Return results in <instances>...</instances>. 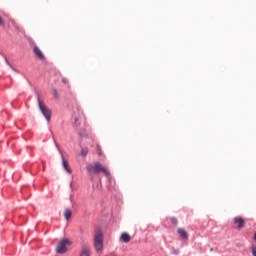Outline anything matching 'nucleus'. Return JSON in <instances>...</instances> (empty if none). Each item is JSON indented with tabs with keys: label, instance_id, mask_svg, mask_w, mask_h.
Returning a JSON list of instances; mask_svg holds the SVG:
<instances>
[{
	"label": "nucleus",
	"instance_id": "obj_1",
	"mask_svg": "<svg viewBox=\"0 0 256 256\" xmlns=\"http://www.w3.org/2000/svg\"><path fill=\"white\" fill-rule=\"evenodd\" d=\"M86 169L90 175H99V173H104L106 177H109V175H111L107 167L103 166L99 162L94 163V165H88Z\"/></svg>",
	"mask_w": 256,
	"mask_h": 256
},
{
	"label": "nucleus",
	"instance_id": "obj_2",
	"mask_svg": "<svg viewBox=\"0 0 256 256\" xmlns=\"http://www.w3.org/2000/svg\"><path fill=\"white\" fill-rule=\"evenodd\" d=\"M94 248L97 253H103V230L98 229L95 231Z\"/></svg>",
	"mask_w": 256,
	"mask_h": 256
},
{
	"label": "nucleus",
	"instance_id": "obj_3",
	"mask_svg": "<svg viewBox=\"0 0 256 256\" xmlns=\"http://www.w3.org/2000/svg\"><path fill=\"white\" fill-rule=\"evenodd\" d=\"M69 245H71V240H60L56 248L57 253H59V255H64V253H67V251H69Z\"/></svg>",
	"mask_w": 256,
	"mask_h": 256
},
{
	"label": "nucleus",
	"instance_id": "obj_4",
	"mask_svg": "<svg viewBox=\"0 0 256 256\" xmlns=\"http://www.w3.org/2000/svg\"><path fill=\"white\" fill-rule=\"evenodd\" d=\"M38 107L41 111V113L44 115L45 119L49 122L51 121V111L47 106L45 105V102L41 100V98H38Z\"/></svg>",
	"mask_w": 256,
	"mask_h": 256
},
{
	"label": "nucleus",
	"instance_id": "obj_5",
	"mask_svg": "<svg viewBox=\"0 0 256 256\" xmlns=\"http://www.w3.org/2000/svg\"><path fill=\"white\" fill-rule=\"evenodd\" d=\"M233 225H236L237 229L241 230L245 227V219L241 216H237L232 220Z\"/></svg>",
	"mask_w": 256,
	"mask_h": 256
},
{
	"label": "nucleus",
	"instance_id": "obj_6",
	"mask_svg": "<svg viewBox=\"0 0 256 256\" xmlns=\"http://www.w3.org/2000/svg\"><path fill=\"white\" fill-rule=\"evenodd\" d=\"M34 54L40 59V61H45V54H43L38 46H34Z\"/></svg>",
	"mask_w": 256,
	"mask_h": 256
},
{
	"label": "nucleus",
	"instance_id": "obj_7",
	"mask_svg": "<svg viewBox=\"0 0 256 256\" xmlns=\"http://www.w3.org/2000/svg\"><path fill=\"white\" fill-rule=\"evenodd\" d=\"M62 165L65 169V171L71 175L72 173V170H71V167L69 166V161H67V159H65V156L62 155Z\"/></svg>",
	"mask_w": 256,
	"mask_h": 256
},
{
	"label": "nucleus",
	"instance_id": "obj_8",
	"mask_svg": "<svg viewBox=\"0 0 256 256\" xmlns=\"http://www.w3.org/2000/svg\"><path fill=\"white\" fill-rule=\"evenodd\" d=\"M120 241H123V243H129L131 241V235L127 232H123L120 236Z\"/></svg>",
	"mask_w": 256,
	"mask_h": 256
},
{
	"label": "nucleus",
	"instance_id": "obj_9",
	"mask_svg": "<svg viewBox=\"0 0 256 256\" xmlns=\"http://www.w3.org/2000/svg\"><path fill=\"white\" fill-rule=\"evenodd\" d=\"M178 235H180L181 239L187 240L189 239V233L185 231V228L178 229Z\"/></svg>",
	"mask_w": 256,
	"mask_h": 256
},
{
	"label": "nucleus",
	"instance_id": "obj_10",
	"mask_svg": "<svg viewBox=\"0 0 256 256\" xmlns=\"http://www.w3.org/2000/svg\"><path fill=\"white\" fill-rule=\"evenodd\" d=\"M72 216H73V212L71 211V208H66L64 211V217L66 221H69V219H71Z\"/></svg>",
	"mask_w": 256,
	"mask_h": 256
},
{
	"label": "nucleus",
	"instance_id": "obj_11",
	"mask_svg": "<svg viewBox=\"0 0 256 256\" xmlns=\"http://www.w3.org/2000/svg\"><path fill=\"white\" fill-rule=\"evenodd\" d=\"M73 126L74 127H80L81 126V120L79 119L78 116H75Z\"/></svg>",
	"mask_w": 256,
	"mask_h": 256
},
{
	"label": "nucleus",
	"instance_id": "obj_12",
	"mask_svg": "<svg viewBox=\"0 0 256 256\" xmlns=\"http://www.w3.org/2000/svg\"><path fill=\"white\" fill-rule=\"evenodd\" d=\"M87 153H89V150L87 148H82L81 150V156L82 157H87Z\"/></svg>",
	"mask_w": 256,
	"mask_h": 256
},
{
	"label": "nucleus",
	"instance_id": "obj_13",
	"mask_svg": "<svg viewBox=\"0 0 256 256\" xmlns=\"http://www.w3.org/2000/svg\"><path fill=\"white\" fill-rule=\"evenodd\" d=\"M52 93H53L55 99H59V92L57 91V89L53 88Z\"/></svg>",
	"mask_w": 256,
	"mask_h": 256
},
{
	"label": "nucleus",
	"instance_id": "obj_14",
	"mask_svg": "<svg viewBox=\"0 0 256 256\" xmlns=\"http://www.w3.org/2000/svg\"><path fill=\"white\" fill-rule=\"evenodd\" d=\"M80 256H89V250H88V249H84V250L81 252Z\"/></svg>",
	"mask_w": 256,
	"mask_h": 256
},
{
	"label": "nucleus",
	"instance_id": "obj_15",
	"mask_svg": "<svg viewBox=\"0 0 256 256\" xmlns=\"http://www.w3.org/2000/svg\"><path fill=\"white\" fill-rule=\"evenodd\" d=\"M96 151H97L98 155H103V150H101V146L98 145L96 147Z\"/></svg>",
	"mask_w": 256,
	"mask_h": 256
},
{
	"label": "nucleus",
	"instance_id": "obj_16",
	"mask_svg": "<svg viewBox=\"0 0 256 256\" xmlns=\"http://www.w3.org/2000/svg\"><path fill=\"white\" fill-rule=\"evenodd\" d=\"M172 225H177L178 221L177 218H171Z\"/></svg>",
	"mask_w": 256,
	"mask_h": 256
},
{
	"label": "nucleus",
	"instance_id": "obj_17",
	"mask_svg": "<svg viewBox=\"0 0 256 256\" xmlns=\"http://www.w3.org/2000/svg\"><path fill=\"white\" fill-rule=\"evenodd\" d=\"M252 255L256 256V246L252 245Z\"/></svg>",
	"mask_w": 256,
	"mask_h": 256
},
{
	"label": "nucleus",
	"instance_id": "obj_18",
	"mask_svg": "<svg viewBox=\"0 0 256 256\" xmlns=\"http://www.w3.org/2000/svg\"><path fill=\"white\" fill-rule=\"evenodd\" d=\"M62 83H64L65 85H67V83H69V80L67 78H63L62 79Z\"/></svg>",
	"mask_w": 256,
	"mask_h": 256
},
{
	"label": "nucleus",
	"instance_id": "obj_19",
	"mask_svg": "<svg viewBox=\"0 0 256 256\" xmlns=\"http://www.w3.org/2000/svg\"><path fill=\"white\" fill-rule=\"evenodd\" d=\"M0 25H4L3 19L0 17Z\"/></svg>",
	"mask_w": 256,
	"mask_h": 256
},
{
	"label": "nucleus",
	"instance_id": "obj_20",
	"mask_svg": "<svg viewBox=\"0 0 256 256\" xmlns=\"http://www.w3.org/2000/svg\"><path fill=\"white\" fill-rule=\"evenodd\" d=\"M254 241H256V232H255V234H254Z\"/></svg>",
	"mask_w": 256,
	"mask_h": 256
},
{
	"label": "nucleus",
	"instance_id": "obj_21",
	"mask_svg": "<svg viewBox=\"0 0 256 256\" xmlns=\"http://www.w3.org/2000/svg\"><path fill=\"white\" fill-rule=\"evenodd\" d=\"M55 145H56V147H59V146L57 145V142H55Z\"/></svg>",
	"mask_w": 256,
	"mask_h": 256
},
{
	"label": "nucleus",
	"instance_id": "obj_22",
	"mask_svg": "<svg viewBox=\"0 0 256 256\" xmlns=\"http://www.w3.org/2000/svg\"><path fill=\"white\" fill-rule=\"evenodd\" d=\"M70 187H73V183L70 184Z\"/></svg>",
	"mask_w": 256,
	"mask_h": 256
}]
</instances>
